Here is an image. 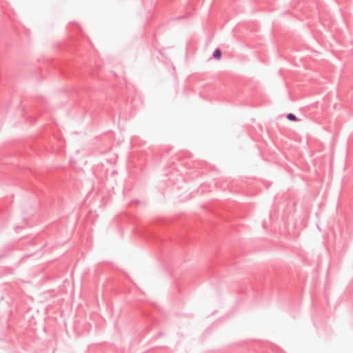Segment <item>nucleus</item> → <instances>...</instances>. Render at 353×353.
<instances>
[{
	"label": "nucleus",
	"instance_id": "nucleus-1",
	"mask_svg": "<svg viewBox=\"0 0 353 353\" xmlns=\"http://www.w3.org/2000/svg\"><path fill=\"white\" fill-rule=\"evenodd\" d=\"M213 57L216 60H220L221 58V51L220 49L216 48L214 52H213Z\"/></svg>",
	"mask_w": 353,
	"mask_h": 353
},
{
	"label": "nucleus",
	"instance_id": "nucleus-2",
	"mask_svg": "<svg viewBox=\"0 0 353 353\" xmlns=\"http://www.w3.org/2000/svg\"><path fill=\"white\" fill-rule=\"evenodd\" d=\"M287 118L290 120V121H296V117H295V115H294L293 114H288L287 115Z\"/></svg>",
	"mask_w": 353,
	"mask_h": 353
}]
</instances>
